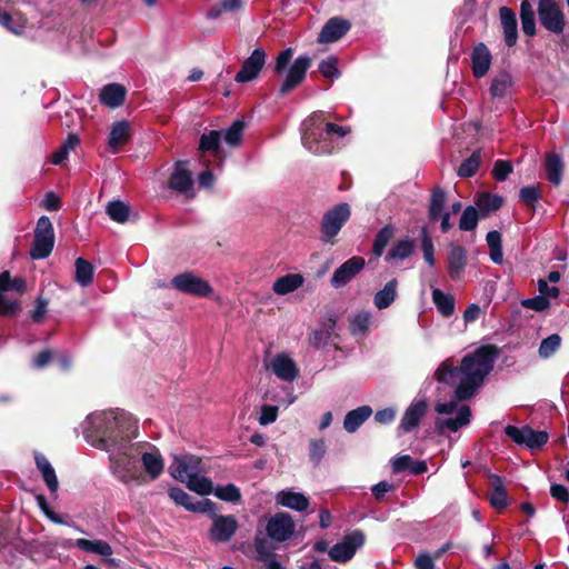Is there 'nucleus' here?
I'll return each mask as SVG.
<instances>
[{
  "instance_id": "obj_1",
  "label": "nucleus",
  "mask_w": 569,
  "mask_h": 569,
  "mask_svg": "<svg viewBox=\"0 0 569 569\" xmlns=\"http://www.w3.org/2000/svg\"><path fill=\"white\" fill-rule=\"evenodd\" d=\"M81 428L88 443L109 453L110 471L118 481L127 487L146 483L134 450L138 443L132 442L138 427L130 415L120 410L92 412Z\"/></svg>"
},
{
  "instance_id": "obj_2",
  "label": "nucleus",
  "mask_w": 569,
  "mask_h": 569,
  "mask_svg": "<svg viewBox=\"0 0 569 569\" xmlns=\"http://www.w3.org/2000/svg\"><path fill=\"white\" fill-rule=\"evenodd\" d=\"M499 350L492 345H485L472 352H468L455 366L451 360L442 361L435 371V378L439 383L455 386V399L438 401L435 410L438 415L455 417L438 418L435 422L439 432L449 430L457 432L461 427L470 422L471 411L469 406L460 403L470 399L483 385L487 376L492 371Z\"/></svg>"
},
{
  "instance_id": "obj_3",
  "label": "nucleus",
  "mask_w": 569,
  "mask_h": 569,
  "mask_svg": "<svg viewBox=\"0 0 569 569\" xmlns=\"http://www.w3.org/2000/svg\"><path fill=\"white\" fill-rule=\"evenodd\" d=\"M301 141L311 153L321 156L333 151V137L343 138L350 132L349 127H342L327 121L326 112L317 111L310 114L301 124Z\"/></svg>"
},
{
  "instance_id": "obj_4",
  "label": "nucleus",
  "mask_w": 569,
  "mask_h": 569,
  "mask_svg": "<svg viewBox=\"0 0 569 569\" xmlns=\"http://www.w3.org/2000/svg\"><path fill=\"white\" fill-rule=\"evenodd\" d=\"M201 459L192 455L174 456L170 466V475L187 485L199 495L208 496L212 492V482L201 476Z\"/></svg>"
},
{
  "instance_id": "obj_5",
  "label": "nucleus",
  "mask_w": 569,
  "mask_h": 569,
  "mask_svg": "<svg viewBox=\"0 0 569 569\" xmlns=\"http://www.w3.org/2000/svg\"><path fill=\"white\" fill-rule=\"evenodd\" d=\"M350 216V206L346 202L336 204L327 210L320 224L321 240L326 243H332Z\"/></svg>"
},
{
  "instance_id": "obj_6",
  "label": "nucleus",
  "mask_w": 569,
  "mask_h": 569,
  "mask_svg": "<svg viewBox=\"0 0 569 569\" xmlns=\"http://www.w3.org/2000/svg\"><path fill=\"white\" fill-rule=\"evenodd\" d=\"M138 449L136 453L139 456V461L143 468V476L146 483L148 481L157 480L164 470V460L158 448L147 442H137Z\"/></svg>"
},
{
  "instance_id": "obj_7",
  "label": "nucleus",
  "mask_w": 569,
  "mask_h": 569,
  "mask_svg": "<svg viewBox=\"0 0 569 569\" xmlns=\"http://www.w3.org/2000/svg\"><path fill=\"white\" fill-rule=\"evenodd\" d=\"M53 246L54 233L51 220L47 216H42L37 222L30 254L32 259H44L51 253Z\"/></svg>"
},
{
  "instance_id": "obj_8",
  "label": "nucleus",
  "mask_w": 569,
  "mask_h": 569,
  "mask_svg": "<svg viewBox=\"0 0 569 569\" xmlns=\"http://www.w3.org/2000/svg\"><path fill=\"white\" fill-rule=\"evenodd\" d=\"M212 519V525L209 530V538L213 542H228L239 528L238 520L234 516L217 515V506L213 502V510L203 512Z\"/></svg>"
},
{
  "instance_id": "obj_9",
  "label": "nucleus",
  "mask_w": 569,
  "mask_h": 569,
  "mask_svg": "<svg viewBox=\"0 0 569 569\" xmlns=\"http://www.w3.org/2000/svg\"><path fill=\"white\" fill-rule=\"evenodd\" d=\"M171 284L178 291L198 298L212 295L210 283L192 272H183L172 278Z\"/></svg>"
},
{
  "instance_id": "obj_10",
  "label": "nucleus",
  "mask_w": 569,
  "mask_h": 569,
  "mask_svg": "<svg viewBox=\"0 0 569 569\" xmlns=\"http://www.w3.org/2000/svg\"><path fill=\"white\" fill-rule=\"evenodd\" d=\"M505 433L517 445H523L531 450L540 449L548 441V433L545 431H536L528 426L518 428L507 426Z\"/></svg>"
},
{
  "instance_id": "obj_11",
  "label": "nucleus",
  "mask_w": 569,
  "mask_h": 569,
  "mask_svg": "<svg viewBox=\"0 0 569 569\" xmlns=\"http://www.w3.org/2000/svg\"><path fill=\"white\" fill-rule=\"evenodd\" d=\"M296 529L292 517L287 512H278L270 517L266 523V533L270 540L283 542L291 538Z\"/></svg>"
},
{
  "instance_id": "obj_12",
  "label": "nucleus",
  "mask_w": 569,
  "mask_h": 569,
  "mask_svg": "<svg viewBox=\"0 0 569 569\" xmlns=\"http://www.w3.org/2000/svg\"><path fill=\"white\" fill-rule=\"evenodd\" d=\"M538 14L541 24L550 32L561 33L565 28V19L560 7L555 0H539Z\"/></svg>"
},
{
  "instance_id": "obj_13",
  "label": "nucleus",
  "mask_w": 569,
  "mask_h": 569,
  "mask_svg": "<svg viewBox=\"0 0 569 569\" xmlns=\"http://www.w3.org/2000/svg\"><path fill=\"white\" fill-rule=\"evenodd\" d=\"M363 542V533L359 530L352 531L329 550V556L333 561L343 562L350 560Z\"/></svg>"
},
{
  "instance_id": "obj_14",
  "label": "nucleus",
  "mask_w": 569,
  "mask_h": 569,
  "mask_svg": "<svg viewBox=\"0 0 569 569\" xmlns=\"http://www.w3.org/2000/svg\"><path fill=\"white\" fill-rule=\"evenodd\" d=\"M366 261L360 256H355L337 268L330 279V284L336 288L347 286L363 268Z\"/></svg>"
},
{
  "instance_id": "obj_15",
  "label": "nucleus",
  "mask_w": 569,
  "mask_h": 569,
  "mask_svg": "<svg viewBox=\"0 0 569 569\" xmlns=\"http://www.w3.org/2000/svg\"><path fill=\"white\" fill-rule=\"evenodd\" d=\"M311 66L310 57L303 54L299 56L291 67L288 69V73L286 79L283 80L280 87V94L286 96L291 90H293L297 86H299L306 77L308 69Z\"/></svg>"
},
{
  "instance_id": "obj_16",
  "label": "nucleus",
  "mask_w": 569,
  "mask_h": 569,
  "mask_svg": "<svg viewBox=\"0 0 569 569\" xmlns=\"http://www.w3.org/2000/svg\"><path fill=\"white\" fill-rule=\"evenodd\" d=\"M266 63V52L263 49L258 48L252 51L248 57L240 71L236 74L234 80L239 83H246L256 79Z\"/></svg>"
},
{
  "instance_id": "obj_17",
  "label": "nucleus",
  "mask_w": 569,
  "mask_h": 569,
  "mask_svg": "<svg viewBox=\"0 0 569 569\" xmlns=\"http://www.w3.org/2000/svg\"><path fill=\"white\" fill-rule=\"evenodd\" d=\"M61 547L63 548H72L76 547L82 551L100 555L102 557H111L113 553L112 547L104 540L101 539H94V540H88L83 538L79 539H68L64 540L61 543ZM109 563H113L114 559L108 558L106 560Z\"/></svg>"
},
{
  "instance_id": "obj_18",
  "label": "nucleus",
  "mask_w": 569,
  "mask_h": 569,
  "mask_svg": "<svg viewBox=\"0 0 569 569\" xmlns=\"http://www.w3.org/2000/svg\"><path fill=\"white\" fill-rule=\"evenodd\" d=\"M277 378L282 381L291 382L299 373L296 362L287 353H278L266 365Z\"/></svg>"
},
{
  "instance_id": "obj_19",
  "label": "nucleus",
  "mask_w": 569,
  "mask_h": 569,
  "mask_svg": "<svg viewBox=\"0 0 569 569\" xmlns=\"http://www.w3.org/2000/svg\"><path fill=\"white\" fill-rule=\"evenodd\" d=\"M169 186L174 191L184 194L187 198H192L193 180L191 172L187 169V162H177L174 170L170 177Z\"/></svg>"
},
{
  "instance_id": "obj_20",
  "label": "nucleus",
  "mask_w": 569,
  "mask_h": 569,
  "mask_svg": "<svg viewBox=\"0 0 569 569\" xmlns=\"http://www.w3.org/2000/svg\"><path fill=\"white\" fill-rule=\"evenodd\" d=\"M168 495L177 505L184 507L189 511L202 513L213 510V501L206 498L192 501V498L181 488H170Z\"/></svg>"
},
{
  "instance_id": "obj_21",
  "label": "nucleus",
  "mask_w": 569,
  "mask_h": 569,
  "mask_svg": "<svg viewBox=\"0 0 569 569\" xmlns=\"http://www.w3.org/2000/svg\"><path fill=\"white\" fill-rule=\"evenodd\" d=\"M350 22L346 19L333 17L322 27L318 41L320 43H332L340 40L349 30Z\"/></svg>"
},
{
  "instance_id": "obj_22",
  "label": "nucleus",
  "mask_w": 569,
  "mask_h": 569,
  "mask_svg": "<svg viewBox=\"0 0 569 569\" xmlns=\"http://www.w3.org/2000/svg\"><path fill=\"white\" fill-rule=\"evenodd\" d=\"M427 413V402L425 400L413 401L405 411L400 425L399 430L403 432H410L415 428H417L420 423V420Z\"/></svg>"
},
{
  "instance_id": "obj_23",
  "label": "nucleus",
  "mask_w": 569,
  "mask_h": 569,
  "mask_svg": "<svg viewBox=\"0 0 569 569\" xmlns=\"http://www.w3.org/2000/svg\"><path fill=\"white\" fill-rule=\"evenodd\" d=\"M467 266V251L461 246H450L448 253V274L457 281L463 276Z\"/></svg>"
},
{
  "instance_id": "obj_24",
  "label": "nucleus",
  "mask_w": 569,
  "mask_h": 569,
  "mask_svg": "<svg viewBox=\"0 0 569 569\" xmlns=\"http://www.w3.org/2000/svg\"><path fill=\"white\" fill-rule=\"evenodd\" d=\"M472 72L476 78L487 74L491 66V53L483 43H478L471 53Z\"/></svg>"
},
{
  "instance_id": "obj_25",
  "label": "nucleus",
  "mask_w": 569,
  "mask_h": 569,
  "mask_svg": "<svg viewBox=\"0 0 569 569\" xmlns=\"http://www.w3.org/2000/svg\"><path fill=\"white\" fill-rule=\"evenodd\" d=\"M276 502L282 507L305 511L309 507V499L301 492L281 490L276 495Z\"/></svg>"
},
{
  "instance_id": "obj_26",
  "label": "nucleus",
  "mask_w": 569,
  "mask_h": 569,
  "mask_svg": "<svg viewBox=\"0 0 569 569\" xmlns=\"http://www.w3.org/2000/svg\"><path fill=\"white\" fill-rule=\"evenodd\" d=\"M34 461L48 489L51 493H56L59 488V481L52 465L47 457L40 452H34Z\"/></svg>"
},
{
  "instance_id": "obj_27",
  "label": "nucleus",
  "mask_w": 569,
  "mask_h": 569,
  "mask_svg": "<svg viewBox=\"0 0 569 569\" xmlns=\"http://www.w3.org/2000/svg\"><path fill=\"white\" fill-rule=\"evenodd\" d=\"M126 98V89L119 83L104 86L99 94L100 102L109 108L120 107Z\"/></svg>"
},
{
  "instance_id": "obj_28",
  "label": "nucleus",
  "mask_w": 569,
  "mask_h": 569,
  "mask_svg": "<svg viewBox=\"0 0 569 569\" xmlns=\"http://www.w3.org/2000/svg\"><path fill=\"white\" fill-rule=\"evenodd\" d=\"M500 20L503 28L505 41L508 47H512L517 42V19L515 12L508 8H500Z\"/></svg>"
},
{
  "instance_id": "obj_29",
  "label": "nucleus",
  "mask_w": 569,
  "mask_h": 569,
  "mask_svg": "<svg viewBox=\"0 0 569 569\" xmlns=\"http://www.w3.org/2000/svg\"><path fill=\"white\" fill-rule=\"evenodd\" d=\"M130 138V124L126 120L117 121L112 124L109 134V148L116 153L120 147L124 146Z\"/></svg>"
},
{
  "instance_id": "obj_30",
  "label": "nucleus",
  "mask_w": 569,
  "mask_h": 569,
  "mask_svg": "<svg viewBox=\"0 0 569 569\" xmlns=\"http://www.w3.org/2000/svg\"><path fill=\"white\" fill-rule=\"evenodd\" d=\"M305 282V278L300 273H288L278 278L273 284L272 290L278 296H284L299 289Z\"/></svg>"
},
{
  "instance_id": "obj_31",
  "label": "nucleus",
  "mask_w": 569,
  "mask_h": 569,
  "mask_svg": "<svg viewBox=\"0 0 569 569\" xmlns=\"http://www.w3.org/2000/svg\"><path fill=\"white\" fill-rule=\"evenodd\" d=\"M398 281L391 279L385 287L373 296V305L377 309L383 310L390 307L397 298Z\"/></svg>"
},
{
  "instance_id": "obj_32",
  "label": "nucleus",
  "mask_w": 569,
  "mask_h": 569,
  "mask_svg": "<svg viewBox=\"0 0 569 569\" xmlns=\"http://www.w3.org/2000/svg\"><path fill=\"white\" fill-rule=\"evenodd\" d=\"M246 0H219L207 12L209 20H217L223 13H237L244 7Z\"/></svg>"
},
{
  "instance_id": "obj_33",
  "label": "nucleus",
  "mask_w": 569,
  "mask_h": 569,
  "mask_svg": "<svg viewBox=\"0 0 569 569\" xmlns=\"http://www.w3.org/2000/svg\"><path fill=\"white\" fill-rule=\"evenodd\" d=\"M545 167L548 180L552 184L559 186L562 181V173L565 169L561 157L553 152L548 153L546 156Z\"/></svg>"
},
{
  "instance_id": "obj_34",
  "label": "nucleus",
  "mask_w": 569,
  "mask_h": 569,
  "mask_svg": "<svg viewBox=\"0 0 569 569\" xmlns=\"http://www.w3.org/2000/svg\"><path fill=\"white\" fill-rule=\"evenodd\" d=\"M371 415V407H358L357 409H353L346 415L343 420V428L348 432H355Z\"/></svg>"
},
{
  "instance_id": "obj_35",
  "label": "nucleus",
  "mask_w": 569,
  "mask_h": 569,
  "mask_svg": "<svg viewBox=\"0 0 569 569\" xmlns=\"http://www.w3.org/2000/svg\"><path fill=\"white\" fill-rule=\"evenodd\" d=\"M222 139V131L211 130L200 137L199 149L202 152H211L216 158H222V150L220 142Z\"/></svg>"
},
{
  "instance_id": "obj_36",
  "label": "nucleus",
  "mask_w": 569,
  "mask_h": 569,
  "mask_svg": "<svg viewBox=\"0 0 569 569\" xmlns=\"http://www.w3.org/2000/svg\"><path fill=\"white\" fill-rule=\"evenodd\" d=\"M513 80L509 72L501 71L496 74L491 81L490 93L493 98H502L512 88Z\"/></svg>"
},
{
  "instance_id": "obj_37",
  "label": "nucleus",
  "mask_w": 569,
  "mask_h": 569,
  "mask_svg": "<svg viewBox=\"0 0 569 569\" xmlns=\"http://www.w3.org/2000/svg\"><path fill=\"white\" fill-rule=\"evenodd\" d=\"M415 241L409 238H403L398 240L388 254L386 256V260H405L409 258L415 252Z\"/></svg>"
},
{
  "instance_id": "obj_38",
  "label": "nucleus",
  "mask_w": 569,
  "mask_h": 569,
  "mask_svg": "<svg viewBox=\"0 0 569 569\" xmlns=\"http://www.w3.org/2000/svg\"><path fill=\"white\" fill-rule=\"evenodd\" d=\"M492 492L490 496V503L497 509H503L508 505L507 492L503 487L501 477L497 475L490 476Z\"/></svg>"
},
{
  "instance_id": "obj_39",
  "label": "nucleus",
  "mask_w": 569,
  "mask_h": 569,
  "mask_svg": "<svg viewBox=\"0 0 569 569\" xmlns=\"http://www.w3.org/2000/svg\"><path fill=\"white\" fill-rule=\"evenodd\" d=\"M253 542L257 558L260 561L268 560L272 557L274 547L272 545V540H270V538L267 536L266 530L262 531L260 528H258Z\"/></svg>"
},
{
  "instance_id": "obj_40",
  "label": "nucleus",
  "mask_w": 569,
  "mask_h": 569,
  "mask_svg": "<svg viewBox=\"0 0 569 569\" xmlns=\"http://www.w3.org/2000/svg\"><path fill=\"white\" fill-rule=\"evenodd\" d=\"M432 301L437 307V310L443 317H450L455 311V298L452 295L445 293L440 289L432 290Z\"/></svg>"
},
{
  "instance_id": "obj_41",
  "label": "nucleus",
  "mask_w": 569,
  "mask_h": 569,
  "mask_svg": "<svg viewBox=\"0 0 569 569\" xmlns=\"http://www.w3.org/2000/svg\"><path fill=\"white\" fill-rule=\"evenodd\" d=\"M93 266L84 260L83 258H78L76 260V281L81 287H88L91 284L93 279Z\"/></svg>"
},
{
  "instance_id": "obj_42",
  "label": "nucleus",
  "mask_w": 569,
  "mask_h": 569,
  "mask_svg": "<svg viewBox=\"0 0 569 569\" xmlns=\"http://www.w3.org/2000/svg\"><path fill=\"white\" fill-rule=\"evenodd\" d=\"M244 122L236 120L228 129L222 131V139L229 147H238L242 141Z\"/></svg>"
},
{
  "instance_id": "obj_43",
  "label": "nucleus",
  "mask_w": 569,
  "mask_h": 569,
  "mask_svg": "<svg viewBox=\"0 0 569 569\" xmlns=\"http://www.w3.org/2000/svg\"><path fill=\"white\" fill-rule=\"evenodd\" d=\"M372 316L369 311H359L350 320V329L353 335H365L370 328Z\"/></svg>"
},
{
  "instance_id": "obj_44",
  "label": "nucleus",
  "mask_w": 569,
  "mask_h": 569,
  "mask_svg": "<svg viewBox=\"0 0 569 569\" xmlns=\"http://www.w3.org/2000/svg\"><path fill=\"white\" fill-rule=\"evenodd\" d=\"M106 211L113 221L124 223L129 219L130 208L124 202L117 200L109 202Z\"/></svg>"
},
{
  "instance_id": "obj_45",
  "label": "nucleus",
  "mask_w": 569,
  "mask_h": 569,
  "mask_svg": "<svg viewBox=\"0 0 569 569\" xmlns=\"http://www.w3.org/2000/svg\"><path fill=\"white\" fill-rule=\"evenodd\" d=\"M217 498L227 502H239L241 500L240 489L233 483L212 487V492Z\"/></svg>"
},
{
  "instance_id": "obj_46",
  "label": "nucleus",
  "mask_w": 569,
  "mask_h": 569,
  "mask_svg": "<svg viewBox=\"0 0 569 569\" xmlns=\"http://www.w3.org/2000/svg\"><path fill=\"white\" fill-rule=\"evenodd\" d=\"M561 337L557 333H553L546 339H543L539 347V356L543 359L550 358L560 347Z\"/></svg>"
},
{
  "instance_id": "obj_47",
  "label": "nucleus",
  "mask_w": 569,
  "mask_h": 569,
  "mask_svg": "<svg viewBox=\"0 0 569 569\" xmlns=\"http://www.w3.org/2000/svg\"><path fill=\"white\" fill-rule=\"evenodd\" d=\"M502 204V198L496 194L482 193L477 206L483 214L498 210Z\"/></svg>"
},
{
  "instance_id": "obj_48",
  "label": "nucleus",
  "mask_w": 569,
  "mask_h": 569,
  "mask_svg": "<svg viewBox=\"0 0 569 569\" xmlns=\"http://www.w3.org/2000/svg\"><path fill=\"white\" fill-rule=\"evenodd\" d=\"M478 220H479L478 210L472 206H468L463 210V212L460 217L459 228H460V230H463V231H472L476 229V227L478 224Z\"/></svg>"
},
{
  "instance_id": "obj_49",
  "label": "nucleus",
  "mask_w": 569,
  "mask_h": 569,
  "mask_svg": "<svg viewBox=\"0 0 569 569\" xmlns=\"http://www.w3.org/2000/svg\"><path fill=\"white\" fill-rule=\"evenodd\" d=\"M393 236V228L391 226H386L379 230L373 241V253L377 257H380L389 241Z\"/></svg>"
},
{
  "instance_id": "obj_50",
  "label": "nucleus",
  "mask_w": 569,
  "mask_h": 569,
  "mask_svg": "<svg viewBox=\"0 0 569 569\" xmlns=\"http://www.w3.org/2000/svg\"><path fill=\"white\" fill-rule=\"evenodd\" d=\"M445 203H446L445 191L441 189H436L432 192L430 206H429L430 219L436 220L441 216Z\"/></svg>"
},
{
  "instance_id": "obj_51",
  "label": "nucleus",
  "mask_w": 569,
  "mask_h": 569,
  "mask_svg": "<svg viewBox=\"0 0 569 569\" xmlns=\"http://www.w3.org/2000/svg\"><path fill=\"white\" fill-rule=\"evenodd\" d=\"M480 164L479 151L473 152L468 159H466L458 169V174L463 178H469L476 173Z\"/></svg>"
},
{
  "instance_id": "obj_52",
  "label": "nucleus",
  "mask_w": 569,
  "mask_h": 569,
  "mask_svg": "<svg viewBox=\"0 0 569 569\" xmlns=\"http://www.w3.org/2000/svg\"><path fill=\"white\" fill-rule=\"evenodd\" d=\"M0 24L14 34L23 32L26 22L21 18L14 19L7 12H0Z\"/></svg>"
},
{
  "instance_id": "obj_53",
  "label": "nucleus",
  "mask_w": 569,
  "mask_h": 569,
  "mask_svg": "<svg viewBox=\"0 0 569 569\" xmlns=\"http://www.w3.org/2000/svg\"><path fill=\"white\" fill-rule=\"evenodd\" d=\"M318 69L325 78L335 79L340 76V71L338 69V58L333 56L322 60L319 63Z\"/></svg>"
},
{
  "instance_id": "obj_54",
  "label": "nucleus",
  "mask_w": 569,
  "mask_h": 569,
  "mask_svg": "<svg viewBox=\"0 0 569 569\" xmlns=\"http://www.w3.org/2000/svg\"><path fill=\"white\" fill-rule=\"evenodd\" d=\"M421 249H422L423 259L426 260V262L430 267H433L435 263H436V260H435V247H433L432 240L429 237L428 231H427L426 228H423L421 230Z\"/></svg>"
},
{
  "instance_id": "obj_55",
  "label": "nucleus",
  "mask_w": 569,
  "mask_h": 569,
  "mask_svg": "<svg viewBox=\"0 0 569 569\" xmlns=\"http://www.w3.org/2000/svg\"><path fill=\"white\" fill-rule=\"evenodd\" d=\"M327 452V445L322 439H312L309 445L310 460L317 466Z\"/></svg>"
},
{
  "instance_id": "obj_56",
  "label": "nucleus",
  "mask_w": 569,
  "mask_h": 569,
  "mask_svg": "<svg viewBox=\"0 0 569 569\" xmlns=\"http://www.w3.org/2000/svg\"><path fill=\"white\" fill-rule=\"evenodd\" d=\"M279 406L273 405H262L259 416V423L261 426H268L274 422L278 418Z\"/></svg>"
},
{
  "instance_id": "obj_57",
  "label": "nucleus",
  "mask_w": 569,
  "mask_h": 569,
  "mask_svg": "<svg viewBox=\"0 0 569 569\" xmlns=\"http://www.w3.org/2000/svg\"><path fill=\"white\" fill-rule=\"evenodd\" d=\"M522 307L535 310V311H545L550 307V302L546 299L545 296H536L533 298H528L521 301Z\"/></svg>"
},
{
  "instance_id": "obj_58",
  "label": "nucleus",
  "mask_w": 569,
  "mask_h": 569,
  "mask_svg": "<svg viewBox=\"0 0 569 569\" xmlns=\"http://www.w3.org/2000/svg\"><path fill=\"white\" fill-rule=\"evenodd\" d=\"M292 56H293L292 48H287L283 51H281L276 59L274 71L277 73L284 72L289 62L292 59Z\"/></svg>"
},
{
  "instance_id": "obj_59",
  "label": "nucleus",
  "mask_w": 569,
  "mask_h": 569,
  "mask_svg": "<svg viewBox=\"0 0 569 569\" xmlns=\"http://www.w3.org/2000/svg\"><path fill=\"white\" fill-rule=\"evenodd\" d=\"M511 171L512 166L509 161L499 160L495 163L493 176L498 181H505Z\"/></svg>"
},
{
  "instance_id": "obj_60",
  "label": "nucleus",
  "mask_w": 569,
  "mask_h": 569,
  "mask_svg": "<svg viewBox=\"0 0 569 569\" xmlns=\"http://www.w3.org/2000/svg\"><path fill=\"white\" fill-rule=\"evenodd\" d=\"M538 289H539L540 296H545L546 299H548V300H549V298L556 299L559 296V288L556 286H549L548 281L545 279L538 280Z\"/></svg>"
},
{
  "instance_id": "obj_61",
  "label": "nucleus",
  "mask_w": 569,
  "mask_h": 569,
  "mask_svg": "<svg viewBox=\"0 0 569 569\" xmlns=\"http://www.w3.org/2000/svg\"><path fill=\"white\" fill-rule=\"evenodd\" d=\"M395 417L396 410L392 408H386L376 412L375 420L379 423L387 425L393 421Z\"/></svg>"
},
{
  "instance_id": "obj_62",
  "label": "nucleus",
  "mask_w": 569,
  "mask_h": 569,
  "mask_svg": "<svg viewBox=\"0 0 569 569\" xmlns=\"http://www.w3.org/2000/svg\"><path fill=\"white\" fill-rule=\"evenodd\" d=\"M538 190L532 186L523 187L520 190V199L529 204H532L538 200Z\"/></svg>"
},
{
  "instance_id": "obj_63",
  "label": "nucleus",
  "mask_w": 569,
  "mask_h": 569,
  "mask_svg": "<svg viewBox=\"0 0 569 569\" xmlns=\"http://www.w3.org/2000/svg\"><path fill=\"white\" fill-rule=\"evenodd\" d=\"M411 461L412 459L408 455L397 457L392 461V469L395 472H400L410 469Z\"/></svg>"
},
{
  "instance_id": "obj_64",
  "label": "nucleus",
  "mask_w": 569,
  "mask_h": 569,
  "mask_svg": "<svg viewBox=\"0 0 569 569\" xmlns=\"http://www.w3.org/2000/svg\"><path fill=\"white\" fill-rule=\"evenodd\" d=\"M415 566L417 569H433L435 563L431 556L423 553L419 555L415 560Z\"/></svg>"
}]
</instances>
